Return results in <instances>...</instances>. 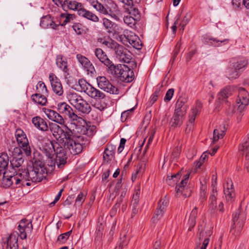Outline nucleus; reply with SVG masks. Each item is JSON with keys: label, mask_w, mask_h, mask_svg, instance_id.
Listing matches in <instances>:
<instances>
[{"label": "nucleus", "mask_w": 249, "mask_h": 249, "mask_svg": "<svg viewBox=\"0 0 249 249\" xmlns=\"http://www.w3.org/2000/svg\"><path fill=\"white\" fill-rule=\"evenodd\" d=\"M65 141L64 146L73 155L82 152L84 147L89 145L90 140L84 136H76L73 135L71 130L67 127V131L65 134Z\"/></svg>", "instance_id": "f257e3e1"}, {"label": "nucleus", "mask_w": 249, "mask_h": 249, "mask_svg": "<svg viewBox=\"0 0 249 249\" xmlns=\"http://www.w3.org/2000/svg\"><path fill=\"white\" fill-rule=\"evenodd\" d=\"M67 98L71 105L79 112L88 114L91 110L90 105L80 95L74 92H70Z\"/></svg>", "instance_id": "f03ea898"}, {"label": "nucleus", "mask_w": 249, "mask_h": 249, "mask_svg": "<svg viewBox=\"0 0 249 249\" xmlns=\"http://www.w3.org/2000/svg\"><path fill=\"white\" fill-rule=\"evenodd\" d=\"M109 71L123 82L129 83L134 79V71L126 65H114Z\"/></svg>", "instance_id": "7ed1b4c3"}, {"label": "nucleus", "mask_w": 249, "mask_h": 249, "mask_svg": "<svg viewBox=\"0 0 249 249\" xmlns=\"http://www.w3.org/2000/svg\"><path fill=\"white\" fill-rule=\"evenodd\" d=\"M29 182H39L47 176V172L44 167L35 165L27 169Z\"/></svg>", "instance_id": "20e7f679"}, {"label": "nucleus", "mask_w": 249, "mask_h": 249, "mask_svg": "<svg viewBox=\"0 0 249 249\" xmlns=\"http://www.w3.org/2000/svg\"><path fill=\"white\" fill-rule=\"evenodd\" d=\"M238 96L236 99L237 111L239 113L244 111L249 103V94L245 88H238Z\"/></svg>", "instance_id": "39448f33"}, {"label": "nucleus", "mask_w": 249, "mask_h": 249, "mask_svg": "<svg viewBox=\"0 0 249 249\" xmlns=\"http://www.w3.org/2000/svg\"><path fill=\"white\" fill-rule=\"evenodd\" d=\"M54 142L48 141L43 145L42 151L47 157L46 163L48 166L53 170L55 166V162L54 160V154L55 153Z\"/></svg>", "instance_id": "423d86ee"}, {"label": "nucleus", "mask_w": 249, "mask_h": 249, "mask_svg": "<svg viewBox=\"0 0 249 249\" xmlns=\"http://www.w3.org/2000/svg\"><path fill=\"white\" fill-rule=\"evenodd\" d=\"M115 56L120 61L129 63L132 59L131 53L126 48L118 44L113 48Z\"/></svg>", "instance_id": "0eeeda50"}, {"label": "nucleus", "mask_w": 249, "mask_h": 249, "mask_svg": "<svg viewBox=\"0 0 249 249\" xmlns=\"http://www.w3.org/2000/svg\"><path fill=\"white\" fill-rule=\"evenodd\" d=\"M96 80L98 87L101 89L110 94L119 93L118 89L112 85L105 76H99L96 78Z\"/></svg>", "instance_id": "6e6552de"}, {"label": "nucleus", "mask_w": 249, "mask_h": 249, "mask_svg": "<svg viewBox=\"0 0 249 249\" xmlns=\"http://www.w3.org/2000/svg\"><path fill=\"white\" fill-rule=\"evenodd\" d=\"M120 40L124 44L129 43L134 48L140 50L142 48V43L139 37L132 32H129L127 35H121L119 36Z\"/></svg>", "instance_id": "1a4fd4ad"}, {"label": "nucleus", "mask_w": 249, "mask_h": 249, "mask_svg": "<svg viewBox=\"0 0 249 249\" xmlns=\"http://www.w3.org/2000/svg\"><path fill=\"white\" fill-rule=\"evenodd\" d=\"M216 180L217 177L213 175L212 182V190L209 197L208 205L209 210L212 213H214L217 208L216 199L218 194L216 188Z\"/></svg>", "instance_id": "9d476101"}, {"label": "nucleus", "mask_w": 249, "mask_h": 249, "mask_svg": "<svg viewBox=\"0 0 249 249\" xmlns=\"http://www.w3.org/2000/svg\"><path fill=\"white\" fill-rule=\"evenodd\" d=\"M76 58L88 75L92 77L95 75L96 73L95 68L88 58L81 54H77Z\"/></svg>", "instance_id": "9b49d317"}, {"label": "nucleus", "mask_w": 249, "mask_h": 249, "mask_svg": "<svg viewBox=\"0 0 249 249\" xmlns=\"http://www.w3.org/2000/svg\"><path fill=\"white\" fill-rule=\"evenodd\" d=\"M189 175V174H186L184 178L178 185H177L176 187L177 196H180L182 195L184 198H186L191 195L192 191L187 185Z\"/></svg>", "instance_id": "f8f14e48"}, {"label": "nucleus", "mask_w": 249, "mask_h": 249, "mask_svg": "<svg viewBox=\"0 0 249 249\" xmlns=\"http://www.w3.org/2000/svg\"><path fill=\"white\" fill-rule=\"evenodd\" d=\"M33 229L32 220L23 218L20 221L18 226V230L19 232V236L21 239L27 238V233H31Z\"/></svg>", "instance_id": "ddd939ff"}, {"label": "nucleus", "mask_w": 249, "mask_h": 249, "mask_svg": "<svg viewBox=\"0 0 249 249\" xmlns=\"http://www.w3.org/2000/svg\"><path fill=\"white\" fill-rule=\"evenodd\" d=\"M42 110L50 120L60 125H63L65 124L64 119L60 114L59 112L58 113L53 110L45 107L43 108Z\"/></svg>", "instance_id": "4468645a"}, {"label": "nucleus", "mask_w": 249, "mask_h": 249, "mask_svg": "<svg viewBox=\"0 0 249 249\" xmlns=\"http://www.w3.org/2000/svg\"><path fill=\"white\" fill-rule=\"evenodd\" d=\"M49 79L53 92L59 96L62 95L63 89L60 80L53 73L50 74Z\"/></svg>", "instance_id": "2eb2a0df"}, {"label": "nucleus", "mask_w": 249, "mask_h": 249, "mask_svg": "<svg viewBox=\"0 0 249 249\" xmlns=\"http://www.w3.org/2000/svg\"><path fill=\"white\" fill-rule=\"evenodd\" d=\"M233 224L231 230V232L235 238L238 237L241 233L243 227V221L239 219V214L236 213L233 217Z\"/></svg>", "instance_id": "dca6fc26"}, {"label": "nucleus", "mask_w": 249, "mask_h": 249, "mask_svg": "<svg viewBox=\"0 0 249 249\" xmlns=\"http://www.w3.org/2000/svg\"><path fill=\"white\" fill-rule=\"evenodd\" d=\"M13 159L10 160V163L13 168H18L23 162L22 158V152L20 148L16 147L13 152Z\"/></svg>", "instance_id": "f3484780"}, {"label": "nucleus", "mask_w": 249, "mask_h": 249, "mask_svg": "<svg viewBox=\"0 0 249 249\" xmlns=\"http://www.w3.org/2000/svg\"><path fill=\"white\" fill-rule=\"evenodd\" d=\"M66 119H69L72 124L76 125L80 124H82V122H85V120L81 117L77 116L75 110L71 107L68 111L63 116Z\"/></svg>", "instance_id": "a211bd4d"}, {"label": "nucleus", "mask_w": 249, "mask_h": 249, "mask_svg": "<svg viewBox=\"0 0 249 249\" xmlns=\"http://www.w3.org/2000/svg\"><path fill=\"white\" fill-rule=\"evenodd\" d=\"M95 54L101 62L106 65L108 69V71L111 69L114 64L108 58L107 54L101 49L97 48L94 51Z\"/></svg>", "instance_id": "6ab92c4d"}, {"label": "nucleus", "mask_w": 249, "mask_h": 249, "mask_svg": "<svg viewBox=\"0 0 249 249\" xmlns=\"http://www.w3.org/2000/svg\"><path fill=\"white\" fill-rule=\"evenodd\" d=\"M49 129L52 132L53 136L56 139V140H63L62 138V135L64 134L65 136V132L67 131L64 130L58 124L50 123L49 124Z\"/></svg>", "instance_id": "aec40b11"}, {"label": "nucleus", "mask_w": 249, "mask_h": 249, "mask_svg": "<svg viewBox=\"0 0 249 249\" xmlns=\"http://www.w3.org/2000/svg\"><path fill=\"white\" fill-rule=\"evenodd\" d=\"M185 114L186 113L174 111L170 122L171 127H180L185 119Z\"/></svg>", "instance_id": "412c9836"}, {"label": "nucleus", "mask_w": 249, "mask_h": 249, "mask_svg": "<svg viewBox=\"0 0 249 249\" xmlns=\"http://www.w3.org/2000/svg\"><path fill=\"white\" fill-rule=\"evenodd\" d=\"M224 193L228 201L231 202L234 200L235 195L231 180L227 182L226 186H224Z\"/></svg>", "instance_id": "4be33fe9"}, {"label": "nucleus", "mask_w": 249, "mask_h": 249, "mask_svg": "<svg viewBox=\"0 0 249 249\" xmlns=\"http://www.w3.org/2000/svg\"><path fill=\"white\" fill-rule=\"evenodd\" d=\"M32 122L36 128L42 131H47L49 130V125L46 121L39 116L33 117Z\"/></svg>", "instance_id": "5701e85b"}, {"label": "nucleus", "mask_w": 249, "mask_h": 249, "mask_svg": "<svg viewBox=\"0 0 249 249\" xmlns=\"http://www.w3.org/2000/svg\"><path fill=\"white\" fill-rule=\"evenodd\" d=\"M83 123L84 124L82 125L81 127V133L83 135H85L84 137H87L89 140V137L93 136L95 131L96 127L94 125H91L89 122L88 123H86L85 121V122Z\"/></svg>", "instance_id": "b1692460"}, {"label": "nucleus", "mask_w": 249, "mask_h": 249, "mask_svg": "<svg viewBox=\"0 0 249 249\" xmlns=\"http://www.w3.org/2000/svg\"><path fill=\"white\" fill-rule=\"evenodd\" d=\"M19 180V187L30 186L31 182H29L27 171L26 169L20 171L19 170L18 172L16 174Z\"/></svg>", "instance_id": "393cba45"}, {"label": "nucleus", "mask_w": 249, "mask_h": 249, "mask_svg": "<svg viewBox=\"0 0 249 249\" xmlns=\"http://www.w3.org/2000/svg\"><path fill=\"white\" fill-rule=\"evenodd\" d=\"M62 7L64 10L68 9L75 10H78L80 8H82V5L81 3H79L75 0H65L62 3Z\"/></svg>", "instance_id": "a878e982"}, {"label": "nucleus", "mask_w": 249, "mask_h": 249, "mask_svg": "<svg viewBox=\"0 0 249 249\" xmlns=\"http://www.w3.org/2000/svg\"><path fill=\"white\" fill-rule=\"evenodd\" d=\"M87 95L95 100H101L105 98L106 95L99 89L91 86L87 91Z\"/></svg>", "instance_id": "bb28decb"}, {"label": "nucleus", "mask_w": 249, "mask_h": 249, "mask_svg": "<svg viewBox=\"0 0 249 249\" xmlns=\"http://www.w3.org/2000/svg\"><path fill=\"white\" fill-rule=\"evenodd\" d=\"M78 14L79 16L94 22H97L99 21V18L95 14L84 8H80L78 10Z\"/></svg>", "instance_id": "cd10ccee"}, {"label": "nucleus", "mask_w": 249, "mask_h": 249, "mask_svg": "<svg viewBox=\"0 0 249 249\" xmlns=\"http://www.w3.org/2000/svg\"><path fill=\"white\" fill-rule=\"evenodd\" d=\"M18 236L16 234L11 233L6 239L4 244L6 245V247L10 248V249H18Z\"/></svg>", "instance_id": "c85d7f7f"}, {"label": "nucleus", "mask_w": 249, "mask_h": 249, "mask_svg": "<svg viewBox=\"0 0 249 249\" xmlns=\"http://www.w3.org/2000/svg\"><path fill=\"white\" fill-rule=\"evenodd\" d=\"M226 130L225 124H224L220 125L218 128L215 129L213 131V142H215L219 139H222L225 135Z\"/></svg>", "instance_id": "c756f323"}, {"label": "nucleus", "mask_w": 249, "mask_h": 249, "mask_svg": "<svg viewBox=\"0 0 249 249\" xmlns=\"http://www.w3.org/2000/svg\"><path fill=\"white\" fill-rule=\"evenodd\" d=\"M231 66L238 71L248 65V61L244 58H233L230 61Z\"/></svg>", "instance_id": "7c9ffc66"}, {"label": "nucleus", "mask_w": 249, "mask_h": 249, "mask_svg": "<svg viewBox=\"0 0 249 249\" xmlns=\"http://www.w3.org/2000/svg\"><path fill=\"white\" fill-rule=\"evenodd\" d=\"M31 99L35 103L42 106H45L47 102V98L40 92L33 94Z\"/></svg>", "instance_id": "2f4dec72"}, {"label": "nucleus", "mask_w": 249, "mask_h": 249, "mask_svg": "<svg viewBox=\"0 0 249 249\" xmlns=\"http://www.w3.org/2000/svg\"><path fill=\"white\" fill-rule=\"evenodd\" d=\"M68 159L66 153H61L56 155V158H54V160L55 162L57 167L59 168H61L67 163V160Z\"/></svg>", "instance_id": "473e14b6"}, {"label": "nucleus", "mask_w": 249, "mask_h": 249, "mask_svg": "<svg viewBox=\"0 0 249 249\" xmlns=\"http://www.w3.org/2000/svg\"><path fill=\"white\" fill-rule=\"evenodd\" d=\"M233 88L231 87H226L222 89L217 95L219 100H224L232 94Z\"/></svg>", "instance_id": "72a5a7b5"}, {"label": "nucleus", "mask_w": 249, "mask_h": 249, "mask_svg": "<svg viewBox=\"0 0 249 249\" xmlns=\"http://www.w3.org/2000/svg\"><path fill=\"white\" fill-rule=\"evenodd\" d=\"M33 166L37 167H44V164L42 161V157L40 154L37 152H34L33 157L32 158Z\"/></svg>", "instance_id": "f704fd0d"}, {"label": "nucleus", "mask_w": 249, "mask_h": 249, "mask_svg": "<svg viewBox=\"0 0 249 249\" xmlns=\"http://www.w3.org/2000/svg\"><path fill=\"white\" fill-rule=\"evenodd\" d=\"M120 240L119 246L116 247L115 249H123L126 247L129 242L130 238L126 233L124 232L121 233Z\"/></svg>", "instance_id": "c9c22d12"}, {"label": "nucleus", "mask_w": 249, "mask_h": 249, "mask_svg": "<svg viewBox=\"0 0 249 249\" xmlns=\"http://www.w3.org/2000/svg\"><path fill=\"white\" fill-rule=\"evenodd\" d=\"M56 64L57 66L65 72L68 71L67 62L65 58L62 55H58L56 59Z\"/></svg>", "instance_id": "e433bc0d"}, {"label": "nucleus", "mask_w": 249, "mask_h": 249, "mask_svg": "<svg viewBox=\"0 0 249 249\" xmlns=\"http://www.w3.org/2000/svg\"><path fill=\"white\" fill-rule=\"evenodd\" d=\"M103 24L107 32L109 33H113L115 31V28L117 26L116 24L107 18L103 19Z\"/></svg>", "instance_id": "4c0bfd02"}, {"label": "nucleus", "mask_w": 249, "mask_h": 249, "mask_svg": "<svg viewBox=\"0 0 249 249\" xmlns=\"http://www.w3.org/2000/svg\"><path fill=\"white\" fill-rule=\"evenodd\" d=\"M186 102V100L185 98H179L176 102L175 111L186 113V108L184 107Z\"/></svg>", "instance_id": "58836bf2"}, {"label": "nucleus", "mask_w": 249, "mask_h": 249, "mask_svg": "<svg viewBox=\"0 0 249 249\" xmlns=\"http://www.w3.org/2000/svg\"><path fill=\"white\" fill-rule=\"evenodd\" d=\"M9 157L7 153H2L0 156V171L6 169L9 164Z\"/></svg>", "instance_id": "ea45409f"}, {"label": "nucleus", "mask_w": 249, "mask_h": 249, "mask_svg": "<svg viewBox=\"0 0 249 249\" xmlns=\"http://www.w3.org/2000/svg\"><path fill=\"white\" fill-rule=\"evenodd\" d=\"M239 151L241 154H249V137L246 138L244 142L239 146Z\"/></svg>", "instance_id": "a19ab883"}, {"label": "nucleus", "mask_w": 249, "mask_h": 249, "mask_svg": "<svg viewBox=\"0 0 249 249\" xmlns=\"http://www.w3.org/2000/svg\"><path fill=\"white\" fill-rule=\"evenodd\" d=\"M128 9H126L125 11L127 12L130 16L135 18V20H138L139 21L141 19V13L138 8L135 6L134 4H133L132 7Z\"/></svg>", "instance_id": "79ce46f5"}, {"label": "nucleus", "mask_w": 249, "mask_h": 249, "mask_svg": "<svg viewBox=\"0 0 249 249\" xmlns=\"http://www.w3.org/2000/svg\"><path fill=\"white\" fill-rule=\"evenodd\" d=\"M92 6L100 13L104 15L108 14V11L107 9L101 3L98 1H92L91 3Z\"/></svg>", "instance_id": "37998d69"}, {"label": "nucleus", "mask_w": 249, "mask_h": 249, "mask_svg": "<svg viewBox=\"0 0 249 249\" xmlns=\"http://www.w3.org/2000/svg\"><path fill=\"white\" fill-rule=\"evenodd\" d=\"M60 18L61 19H64V21L61 24L62 26H64L67 23L71 22V20H73L75 18V15L74 14H68L67 13H62L60 15Z\"/></svg>", "instance_id": "c03bdc74"}, {"label": "nucleus", "mask_w": 249, "mask_h": 249, "mask_svg": "<svg viewBox=\"0 0 249 249\" xmlns=\"http://www.w3.org/2000/svg\"><path fill=\"white\" fill-rule=\"evenodd\" d=\"M227 76L229 79L231 80L238 78L239 76L238 70L232 66L227 71Z\"/></svg>", "instance_id": "a18cd8bd"}, {"label": "nucleus", "mask_w": 249, "mask_h": 249, "mask_svg": "<svg viewBox=\"0 0 249 249\" xmlns=\"http://www.w3.org/2000/svg\"><path fill=\"white\" fill-rule=\"evenodd\" d=\"M71 107L65 102L60 103L57 105V110L60 114L63 116L67 113Z\"/></svg>", "instance_id": "49530a36"}, {"label": "nucleus", "mask_w": 249, "mask_h": 249, "mask_svg": "<svg viewBox=\"0 0 249 249\" xmlns=\"http://www.w3.org/2000/svg\"><path fill=\"white\" fill-rule=\"evenodd\" d=\"M78 84L80 87L81 91L84 92L86 94L87 93V91H88V89H90L92 86L84 79H79L78 80Z\"/></svg>", "instance_id": "de8ad7c7"}, {"label": "nucleus", "mask_w": 249, "mask_h": 249, "mask_svg": "<svg viewBox=\"0 0 249 249\" xmlns=\"http://www.w3.org/2000/svg\"><path fill=\"white\" fill-rule=\"evenodd\" d=\"M0 185L1 187L4 188H8L12 185L10 181L9 176L6 175L5 172H4Z\"/></svg>", "instance_id": "09e8293b"}, {"label": "nucleus", "mask_w": 249, "mask_h": 249, "mask_svg": "<svg viewBox=\"0 0 249 249\" xmlns=\"http://www.w3.org/2000/svg\"><path fill=\"white\" fill-rule=\"evenodd\" d=\"M114 152L113 149L109 150V148H107L104 151L103 158L107 162L111 160L112 158L114 156Z\"/></svg>", "instance_id": "8fccbe9b"}, {"label": "nucleus", "mask_w": 249, "mask_h": 249, "mask_svg": "<svg viewBox=\"0 0 249 249\" xmlns=\"http://www.w3.org/2000/svg\"><path fill=\"white\" fill-rule=\"evenodd\" d=\"M124 22L128 26L132 27L136 23L138 20H135V18L131 16H126L124 18Z\"/></svg>", "instance_id": "3c124183"}, {"label": "nucleus", "mask_w": 249, "mask_h": 249, "mask_svg": "<svg viewBox=\"0 0 249 249\" xmlns=\"http://www.w3.org/2000/svg\"><path fill=\"white\" fill-rule=\"evenodd\" d=\"M196 115L197 114H196V113H192L188 122L187 123V127L185 129V132L186 133H189L191 131Z\"/></svg>", "instance_id": "603ef678"}, {"label": "nucleus", "mask_w": 249, "mask_h": 249, "mask_svg": "<svg viewBox=\"0 0 249 249\" xmlns=\"http://www.w3.org/2000/svg\"><path fill=\"white\" fill-rule=\"evenodd\" d=\"M36 89L37 92H40L42 94L47 93L48 92V90L47 89V87L42 81H39L36 86Z\"/></svg>", "instance_id": "864d4df0"}, {"label": "nucleus", "mask_w": 249, "mask_h": 249, "mask_svg": "<svg viewBox=\"0 0 249 249\" xmlns=\"http://www.w3.org/2000/svg\"><path fill=\"white\" fill-rule=\"evenodd\" d=\"M71 231H70L61 234L60 235L58 236L57 241L61 242L62 243H64L71 235Z\"/></svg>", "instance_id": "5fc2aeb1"}, {"label": "nucleus", "mask_w": 249, "mask_h": 249, "mask_svg": "<svg viewBox=\"0 0 249 249\" xmlns=\"http://www.w3.org/2000/svg\"><path fill=\"white\" fill-rule=\"evenodd\" d=\"M100 42L112 50L113 48L115 47V46H116V44L117 43V42L111 39L109 41H107L103 40V39H101Z\"/></svg>", "instance_id": "6e6d98bb"}, {"label": "nucleus", "mask_w": 249, "mask_h": 249, "mask_svg": "<svg viewBox=\"0 0 249 249\" xmlns=\"http://www.w3.org/2000/svg\"><path fill=\"white\" fill-rule=\"evenodd\" d=\"M169 200L166 196H164L160 199L159 202V205L158 208L159 209H162V210H165L166 207L168 205Z\"/></svg>", "instance_id": "4d7b16f0"}, {"label": "nucleus", "mask_w": 249, "mask_h": 249, "mask_svg": "<svg viewBox=\"0 0 249 249\" xmlns=\"http://www.w3.org/2000/svg\"><path fill=\"white\" fill-rule=\"evenodd\" d=\"M72 28L77 35H81L84 31L83 25L79 23H74Z\"/></svg>", "instance_id": "13d9d810"}, {"label": "nucleus", "mask_w": 249, "mask_h": 249, "mask_svg": "<svg viewBox=\"0 0 249 249\" xmlns=\"http://www.w3.org/2000/svg\"><path fill=\"white\" fill-rule=\"evenodd\" d=\"M54 149L55 150L54 154H55L56 155L66 153V151H65V149L63 147H62L58 142L55 141H54Z\"/></svg>", "instance_id": "bf43d9fd"}, {"label": "nucleus", "mask_w": 249, "mask_h": 249, "mask_svg": "<svg viewBox=\"0 0 249 249\" xmlns=\"http://www.w3.org/2000/svg\"><path fill=\"white\" fill-rule=\"evenodd\" d=\"M180 172H178L177 174L171 175V176L168 175L167 177L166 180L168 182L169 184H171V180H173L174 181L176 182L180 178Z\"/></svg>", "instance_id": "052dcab7"}, {"label": "nucleus", "mask_w": 249, "mask_h": 249, "mask_svg": "<svg viewBox=\"0 0 249 249\" xmlns=\"http://www.w3.org/2000/svg\"><path fill=\"white\" fill-rule=\"evenodd\" d=\"M160 94V89L159 88L157 89L151 96L150 103L153 104L157 100Z\"/></svg>", "instance_id": "680f3d73"}, {"label": "nucleus", "mask_w": 249, "mask_h": 249, "mask_svg": "<svg viewBox=\"0 0 249 249\" xmlns=\"http://www.w3.org/2000/svg\"><path fill=\"white\" fill-rule=\"evenodd\" d=\"M135 107H133L131 109H128L122 112L121 115V120L122 122H125L127 118L134 111Z\"/></svg>", "instance_id": "e2e57ef3"}, {"label": "nucleus", "mask_w": 249, "mask_h": 249, "mask_svg": "<svg viewBox=\"0 0 249 249\" xmlns=\"http://www.w3.org/2000/svg\"><path fill=\"white\" fill-rule=\"evenodd\" d=\"M17 141L20 146L24 144H28V142L26 134H23L22 136L17 137Z\"/></svg>", "instance_id": "0e129e2a"}, {"label": "nucleus", "mask_w": 249, "mask_h": 249, "mask_svg": "<svg viewBox=\"0 0 249 249\" xmlns=\"http://www.w3.org/2000/svg\"><path fill=\"white\" fill-rule=\"evenodd\" d=\"M121 3L123 4V7L125 10L130 8L134 4L133 0H123Z\"/></svg>", "instance_id": "69168bd1"}, {"label": "nucleus", "mask_w": 249, "mask_h": 249, "mask_svg": "<svg viewBox=\"0 0 249 249\" xmlns=\"http://www.w3.org/2000/svg\"><path fill=\"white\" fill-rule=\"evenodd\" d=\"M164 211L165 210H162V209H159V208H157V210L155 212V213L152 218L153 220L155 219H159L160 217H161Z\"/></svg>", "instance_id": "338daca9"}, {"label": "nucleus", "mask_w": 249, "mask_h": 249, "mask_svg": "<svg viewBox=\"0 0 249 249\" xmlns=\"http://www.w3.org/2000/svg\"><path fill=\"white\" fill-rule=\"evenodd\" d=\"M174 93V89H169L166 93L165 96L164 100L166 102H168L171 100Z\"/></svg>", "instance_id": "774afa93"}]
</instances>
